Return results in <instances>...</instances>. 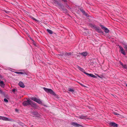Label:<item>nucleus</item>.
I'll list each match as a JSON object with an SVG mask.
<instances>
[{"mask_svg":"<svg viewBox=\"0 0 127 127\" xmlns=\"http://www.w3.org/2000/svg\"><path fill=\"white\" fill-rule=\"evenodd\" d=\"M90 27H91L92 28L94 29L98 33H103V32L100 29V28L99 27H97L95 25L91 24H90Z\"/></svg>","mask_w":127,"mask_h":127,"instance_id":"obj_1","label":"nucleus"},{"mask_svg":"<svg viewBox=\"0 0 127 127\" xmlns=\"http://www.w3.org/2000/svg\"><path fill=\"white\" fill-rule=\"evenodd\" d=\"M33 102L30 99L27 100V101H25L23 103V104L24 106L31 105L33 104Z\"/></svg>","mask_w":127,"mask_h":127,"instance_id":"obj_2","label":"nucleus"},{"mask_svg":"<svg viewBox=\"0 0 127 127\" xmlns=\"http://www.w3.org/2000/svg\"><path fill=\"white\" fill-rule=\"evenodd\" d=\"M31 99L32 100L37 102L39 104H41L42 103V102L40 99H37L36 97H32L31 98Z\"/></svg>","mask_w":127,"mask_h":127,"instance_id":"obj_3","label":"nucleus"},{"mask_svg":"<svg viewBox=\"0 0 127 127\" xmlns=\"http://www.w3.org/2000/svg\"><path fill=\"white\" fill-rule=\"evenodd\" d=\"M43 89L44 91L47 93H49L51 94H53L54 93L53 91L51 89L46 88H43Z\"/></svg>","mask_w":127,"mask_h":127,"instance_id":"obj_4","label":"nucleus"},{"mask_svg":"<svg viewBox=\"0 0 127 127\" xmlns=\"http://www.w3.org/2000/svg\"><path fill=\"white\" fill-rule=\"evenodd\" d=\"M80 11L82 12L83 15L86 16V17H89V15L86 12L85 10L82 8H80Z\"/></svg>","mask_w":127,"mask_h":127,"instance_id":"obj_5","label":"nucleus"},{"mask_svg":"<svg viewBox=\"0 0 127 127\" xmlns=\"http://www.w3.org/2000/svg\"><path fill=\"white\" fill-rule=\"evenodd\" d=\"M100 27H101L102 29H103L105 33H108L109 32V30L106 28L104 27L102 25H100Z\"/></svg>","mask_w":127,"mask_h":127,"instance_id":"obj_6","label":"nucleus"},{"mask_svg":"<svg viewBox=\"0 0 127 127\" xmlns=\"http://www.w3.org/2000/svg\"><path fill=\"white\" fill-rule=\"evenodd\" d=\"M109 125L110 126L113 127H118V125L114 122H110L109 123Z\"/></svg>","mask_w":127,"mask_h":127,"instance_id":"obj_7","label":"nucleus"},{"mask_svg":"<svg viewBox=\"0 0 127 127\" xmlns=\"http://www.w3.org/2000/svg\"><path fill=\"white\" fill-rule=\"evenodd\" d=\"M70 53H63L62 54H60L59 55V56L61 57H64L65 56H67V55H70Z\"/></svg>","mask_w":127,"mask_h":127,"instance_id":"obj_8","label":"nucleus"},{"mask_svg":"<svg viewBox=\"0 0 127 127\" xmlns=\"http://www.w3.org/2000/svg\"><path fill=\"white\" fill-rule=\"evenodd\" d=\"M71 125L75 127H79V125L77 123L74 122L71 123Z\"/></svg>","mask_w":127,"mask_h":127,"instance_id":"obj_9","label":"nucleus"},{"mask_svg":"<svg viewBox=\"0 0 127 127\" xmlns=\"http://www.w3.org/2000/svg\"><path fill=\"white\" fill-rule=\"evenodd\" d=\"M18 84L22 88H24L25 87L23 83L21 81H20L19 83Z\"/></svg>","mask_w":127,"mask_h":127,"instance_id":"obj_10","label":"nucleus"},{"mask_svg":"<svg viewBox=\"0 0 127 127\" xmlns=\"http://www.w3.org/2000/svg\"><path fill=\"white\" fill-rule=\"evenodd\" d=\"M80 54L84 57H85L87 55L88 53L86 52H83L82 53H80Z\"/></svg>","mask_w":127,"mask_h":127,"instance_id":"obj_11","label":"nucleus"},{"mask_svg":"<svg viewBox=\"0 0 127 127\" xmlns=\"http://www.w3.org/2000/svg\"><path fill=\"white\" fill-rule=\"evenodd\" d=\"M15 73L17 74H23L24 75V76L27 75V74L25 72H19L16 71V72H15Z\"/></svg>","mask_w":127,"mask_h":127,"instance_id":"obj_12","label":"nucleus"},{"mask_svg":"<svg viewBox=\"0 0 127 127\" xmlns=\"http://www.w3.org/2000/svg\"><path fill=\"white\" fill-rule=\"evenodd\" d=\"M0 86L2 88H4L5 86V84L2 81L0 80Z\"/></svg>","mask_w":127,"mask_h":127,"instance_id":"obj_13","label":"nucleus"},{"mask_svg":"<svg viewBox=\"0 0 127 127\" xmlns=\"http://www.w3.org/2000/svg\"><path fill=\"white\" fill-rule=\"evenodd\" d=\"M1 120L5 121H10V120L8 118L4 117L2 116Z\"/></svg>","mask_w":127,"mask_h":127,"instance_id":"obj_14","label":"nucleus"},{"mask_svg":"<svg viewBox=\"0 0 127 127\" xmlns=\"http://www.w3.org/2000/svg\"><path fill=\"white\" fill-rule=\"evenodd\" d=\"M53 1V2H54V4L55 5H56L57 6V5H59V3L57 0H54Z\"/></svg>","mask_w":127,"mask_h":127,"instance_id":"obj_15","label":"nucleus"},{"mask_svg":"<svg viewBox=\"0 0 127 127\" xmlns=\"http://www.w3.org/2000/svg\"><path fill=\"white\" fill-rule=\"evenodd\" d=\"M123 45L124 46V48L125 50L127 51V44H125L123 43Z\"/></svg>","mask_w":127,"mask_h":127,"instance_id":"obj_16","label":"nucleus"},{"mask_svg":"<svg viewBox=\"0 0 127 127\" xmlns=\"http://www.w3.org/2000/svg\"><path fill=\"white\" fill-rule=\"evenodd\" d=\"M121 52V53L123 55H126V53L125 51V50H122L120 51Z\"/></svg>","mask_w":127,"mask_h":127,"instance_id":"obj_17","label":"nucleus"},{"mask_svg":"<svg viewBox=\"0 0 127 127\" xmlns=\"http://www.w3.org/2000/svg\"><path fill=\"white\" fill-rule=\"evenodd\" d=\"M86 116H84L82 115L81 116H80V118L81 119H85V118H86Z\"/></svg>","mask_w":127,"mask_h":127,"instance_id":"obj_18","label":"nucleus"},{"mask_svg":"<svg viewBox=\"0 0 127 127\" xmlns=\"http://www.w3.org/2000/svg\"><path fill=\"white\" fill-rule=\"evenodd\" d=\"M47 31L50 34H52L53 33V32L51 30L49 29H47Z\"/></svg>","mask_w":127,"mask_h":127,"instance_id":"obj_19","label":"nucleus"},{"mask_svg":"<svg viewBox=\"0 0 127 127\" xmlns=\"http://www.w3.org/2000/svg\"><path fill=\"white\" fill-rule=\"evenodd\" d=\"M119 47L120 48V50L121 51L124 50L122 47L120 45H119Z\"/></svg>","mask_w":127,"mask_h":127,"instance_id":"obj_20","label":"nucleus"},{"mask_svg":"<svg viewBox=\"0 0 127 127\" xmlns=\"http://www.w3.org/2000/svg\"><path fill=\"white\" fill-rule=\"evenodd\" d=\"M96 75L97 76L100 78H103V76L102 75H101V76H100L99 75L97 74H96Z\"/></svg>","mask_w":127,"mask_h":127,"instance_id":"obj_21","label":"nucleus"},{"mask_svg":"<svg viewBox=\"0 0 127 127\" xmlns=\"http://www.w3.org/2000/svg\"><path fill=\"white\" fill-rule=\"evenodd\" d=\"M80 70L82 71V72L84 73V72H85V70L83 68L80 67Z\"/></svg>","mask_w":127,"mask_h":127,"instance_id":"obj_22","label":"nucleus"},{"mask_svg":"<svg viewBox=\"0 0 127 127\" xmlns=\"http://www.w3.org/2000/svg\"><path fill=\"white\" fill-rule=\"evenodd\" d=\"M123 67V68L127 70V64H124Z\"/></svg>","mask_w":127,"mask_h":127,"instance_id":"obj_23","label":"nucleus"},{"mask_svg":"<svg viewBox=\"0 0 127 127\" xmlns=\"http://www.w3.org/2000/svg\"><path fill=\"white\" fill-rule=\"evenodd\" d=\"M19 125L22 126V127H24L25 126L24 124L22 123H20L19 124Z\"/></svg>","mask_w":127,"mask_h":127,"instance_id":"obj_24","label":"nucleus"},{"mask_svg":"<svg viewBox=\"0 0 127 127\" xmlns=\"http://www.w3.org/2000/svg\"><path fill=\"white\" fill-rule=\"evenodd\" d=\"M68 91L70 92H72V93L74 92V90H73L70 89H69Z\"/></svg>","mask_w":127,"mask_h":127,"instance_id":"obj_25","label":"nucleus"},{"mask_svg":"<svg viewBox=\"0 0 127 127\" xmlns=\"http://www.w3.org/2000/svg\"><path fill=\"white\" fill-rule=\"evenodd\" d=\"M80 85H81L83 87H84L85 88H87V87L84 85H83V84L80 83Z\"/></svg>","mask_w":127,"mask_h":127,"instance_id":"obj_26","label":"nucleus"},{"mask_svg":"<svg viewBox=\"0 0 127 127\" xmlns=\"http://www.w3.org/2000/svg\"><path fill=\"white\" fill-rule=\"evenodd\" d=\"M113 113L115 115H119V114L115 112H113Z\"/></svg>","mask_w":127,"mask_h":127,"instance_id":"obj_27","label":"nucleus"},{"mask_svg":"<svg viewBox=\"0 0 127 127\" xmlns=\"http://www.w3.org/2000/svg\"><path fill=\"white\" fill-rule=\"evenodd\" d=\"M17 91V90L15 89H13L12 90V91L13 93H14L16 91Z\"/></svg>","mask_w":127,"mask_h":127,"instance_id":"obj_28","label":"nucleus"},{"mask_svg":"<svg viewBox=\"0 0 127 127\" xmlns=\"http://www.w3.org/2000/svg\"><path fill=\"white\" fill-rule=\"evenodd\" d=\"M4 101L6 102H8V100L6 98H4Z\"/></svg>","mask_w":127,"mask_h":127,"instance_id":"obj_29","label":"nucleus"},{"mask_svg":"<svg viewBox=\"0 0 127 127\" xmlns=\"http://www.w3.org/2000/svg\"><path fill=\"white\" fill-rule=\"evenodd\" d=\"M32 19H33V20H35V21H38V20H37L36 19H35V18H34V17H32Z\"/></svg>","mask_w":127,"mask_h":127,"instance_id":"obj_30","label":"nucleus"},{"mask_svg":"<svg viewBox=\"0 0 127 127\" xmlns=\"http://www.w3.org/2000/svg\"><path fill=\"white\" fill-rule=\"evenodd\" d=\"M84 73L86 74L88 76H89V74H90L89 73H88L85 72H84Z\"/></svg>","mask_w":127,"mask_h":127,"instance_id":"obj_31","label":"nucleus"},{"mask_svg":"<svg viewBox=\"0 0 127 127\" xmlns=\"http://www.w3.org/2000/svg\"><path fill=\"white\" fill-rule=\"evenodd\" d=\"M120 64H121V65L122 66H124V65L123 64V63H122L121 62H120Z\"/></svg>","mask_w":127,"mask_h":127,"instance_id":"obj_32","label":"nucleus"},{"mask_svg":"<svg viewBox=\"0 0 127 127\" xmlns=\"http://www.w3.org/2000/svg\"><path fill=\"white\" fill-rule=\"evenodd\" d=\"M120 64H121V65L122 66H124V65L123 64V63H122L121 62H120Z\"/></svg>","mask_w":127,"mask_h":127,"instance_id":"obj_33","label":"nucleus"},{"mask_svg":"<svg viewBox=\"0 0 127 127\" xmlns=\"http://www.w3.org/2000/svg\"><path fill=\"white\" fill-rule=\"evenodd\" d=\"M120 64H121V65L122 66H124V65L123 64V63H122L121 62H120Z\"/></svg>","mask_w":127,"mask_h":127,"instance_id":"obj_34","label":"nucleus"},{"mask_svg":"<svg viewBox=\"0 0 127 127\" xmlns=\"http://www.w3.org/2000/svg\"><path fill=\"white\" fill-rule=\"evenodd\" d=\"M0 94H3V92L1 90L0 88Z\"/></svg>","mask_w":127,"mask_h":127,"instance_id":"obj_35","label":"nucleus"},{"mask_svg":"<svg viewBox=\"0 0 127 127\" xmlns=\"http://www.w3.org/2000/svg\"><path fill=\"white\" fill-rule=\"evenodd\" d=\"M93 75V74H90L89 76H90L91 77H92Z\"/></svg>","mask_w":127,"mask_h":127,"instance_id":"obj_36","label":"nucleus"},{"mask_svg":"<svg viewBox=\"0 0 127 127\" xmlns=\"http://www.w3.org/2000/svg\"><path fill=\"white\" fill-rule=\"evenodd\" d=\"M92 77H93L94 78H97L96 76H95L93 74Z\"/></svg>","mask_w":127,"mask_h":127,"instance_id":"obj_37","label":"nucleus"},{"mask_svg":"<svg viewBox=\"0 0 127 127\" xmlns=\"http://www.w3.org/2000/svg\"><path fill=\"white\" fill-rule=\"evenodd\" d=\"M2 116H0V120H1Z\"/></svg>","mask_w":127,"mask_h":127,"instance_id":"obj_38","label":"nucleus"},{"mask_svg":"<svg viewBox=\"0 0 127 127\" xmlns=\"http://www.w3.org/2000/svg\"><path fill=\"white\" fill-rule=\"evenodd\" d=\"M80 127H83V126H82V125H80Z\"/></svg>","mask_w":127,"mask_h":127,"instance_id":"obj_39","label":"nucleus"},{"mask_svg":"<svg viewBox=\"0 0 127 127\" xmlns=\"http://www.w3.org/2000/svg\"><path fill=\"white\" fill-rule=\"evenodd\" d=\"M37 112H36L35 113V114L36 115H37Z\"/></svg>","mask_w":127,"mask_h":127,"instance_id":"obj_40","label":"nucleus"},{"mask_svg":"<svg viewBox=\"0 0 127 127\" xmlns=\"http://www.w3.org/2000/svg\"><path fill=\"white\" fill-rule=\"evenodd\" d=\"M1 75L0 74V77H1Z\"/></svg>","mask_w":127,"mask_h":127,"instance_id":"obj_41","label":"nucleus"},{"mask_svg":"<svg viewBox=\"0 0 127 127\" xmlns=\"http://www.w3.org/2000/svg\"><path fill=\"white\" fill-rule=\"evenodd\" d=\"M126 86H127V84H126Z\"/></svg>","mask_w":127,"mask_h":127,"instance_id":"obj_42","label":"nucleus"},{"mask_svg":"<svg viewBox=\"0 0 127 127\" xmlns=\"http://www.w3.org/2000/svg\"><path fill=\"white\" fill-rule=\"evenodd\" d=\"M126 86H127V84H126Z\"/></svg>","mask_w":127,"mask_h":127,"instance_id":"obj_43","label":"nucleus"}]
</instances>
